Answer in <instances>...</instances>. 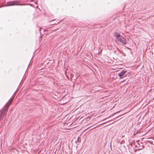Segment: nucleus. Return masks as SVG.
I'll use <instances>...</instances> for the list:
<instances>
[{
  "label": "nucleus",
  "instance_id": "obj_2",
  "mask_svg": "<svg viewBox=\"0 0 154 154\" xmlns=\"http://www.w3.org/2000/svg\"><path fill=\"white\" fill-rule=\"evenodd\" d=\"M9 107V105H8L4 109L1 111L0 114V120L3 119V117L6 115Z\"/></svg>",
  "mask_w": 154,
  "mask_h": 154
},
{
  "label": "nucleus",
  "instance_id": "obj_3",
  "mask_svg": "<svg viewBox=\"0 0 154 154\" xmlns=\"http://www.w3.org/2000/svg\"><path fill=\"white\" fill-rule=\"evenodd\" d=\"M127 72L126 70H123L121 72L119 73L118 74V76L119 77L120 79H122L124 77H125L127 76V75L126 74Z\"/></svg>",
  "mask_w": 154,
  "mask_h": 154
},
{
  "label": "nucleus",
  "instance_id": "obj_4",
  "mask_svg": "<svg viewBox=\"0 0 154 154\" xmlns=\"http://www.w3.org/2000/svg\"><path fill=\"white\" fill-rule=\"evenodd\" d=\"M19 2L17 1H15L9 2L8 5V6H11L14 5H20Z\"/></svg>",
  "mask_w": 154,
  "mask_h": 154
},
{
  "label": "nucleus",
  "instance_id": "obj_5",
  "mask_svg": "<svg viewBox=\"0 0 154 154\" xmlns=\"http://www.w3.org/2000/svg\"><path fill=\"white\" fill-rule=\"evenodd\" d=\"M13 98H12L11 99H10L9 100V101L8 102V104H7V105H6V107H7V106L8 105H9V106H10V105L11 104V103H12V102L13 101Z\"/></svg>",
  "mask_w": 154,
  "mask_h": 154
},
{
  "label": "nucleus",
  "instance_id": "obj_1",
  "mask_svg": "<svg viewBox=\"0 0 154 154\" xmlns=\"http://www.w3.org/2000/svg\"><path fill=\"white\" fill-rule=\"evenodd\" d=\"M114 36L117 40L119 41L124 45L126 43V39L122 36L119 33L117 32H115L114 34Z\"/></svg>",
  "mask_w": 154,
  "mask_h": 154
}]
</instances>
